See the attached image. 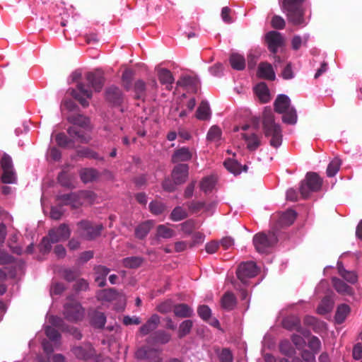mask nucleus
I'll return each instance as SVG.
<instances>
[{
	"label": "nucleus",
	"instance_id": "obj_44",
	"mask_svg": "<svg viewBox=\"0 0 362 362\" xmlns=\"http://www.w3.org/2000/svg\"><path fill=\"white\" fill-rule=\"evenodd\" d=\"M55 140L58 146L66 148L69 146H74V139H69L64 133L61 132L56 135Z\"/></svg>",
	"mask_w": 362,
	"mask_h": 362
},
{
	"label": "nucleus",
	"instance_id": "obj_34",
	"mask_svg": "<svg viewBox=\"0 0 362 362\" xmlns=\"http://www.w3.org/2000/svg\"><path fill=\"white\" fill-rule=\"evenodd\" d=\"M351 311L350 307L346 304H341L338 306L334 319L337 324H341L344 322L346 317Z\"/></svg>",
	"mask_w": 362,
	"mask_h": 362
},
{
	"label": "nucleus",
	"instance_id": "obj_47",
	"mask_svg": "<svg viewBox=\"0 0 362 362\" xmlns=\"http://www.w3.org/2000/svg\"><path fill=\"white\" fill-rule=\"evenodd\" d=\"M282 120L288 124H295L297 122V113L294 108H289L283 113Z\"/></svg>",
	"mask_w": 362,
	"mask_h": 362
},
{
	"label": "nucleus",
	"instance_id": "obj_46",
	"mask_svg": "<svg viewBox=\"0 0 362 362\" xmlns=\"http://www.w3.org/2000/svg\"><path fill=\"white\" fill-rule=\"evenodd\" d=\"M180 230L185 235H191L197 228L196 221L193 219H188L179 225Z\"/></svg>",
	"mask_w": 362,
	"mask_h": 362
},
{
	"label": "nucleus",
	"instance_id": "obj_31",
	"mask_svg": "<svg viewBox=\"0 0 362 362\" xmlns=\"http://www.w3.org/2000/svg\"><path fill=\"white\" fill-rule=\"evenodd\" d=\"M338 272L339 275L347 282L354 284L358 281V275L354 271H348L345 269L341 264H337Z\"/></svg>",
	"mask_w": 362,
	"mask_h": 362
},
{
	"label": "nucleus",
	"instance_id": "obj_25",
	"mask_svg": "<svg viewBox=\"0 0 362 362\" xmlns=\"http://www.w3.org/2000/svg\"><path fill=\"white\" fill-rule=\"evenodd\" d=\"M332 283L334 288L339 293L347 296H352L354 294L353 288L340 279L333 277L332 279Z\"/></svg>",
	"mask_w": 362,
	"mask_h": 362
},
{
	"label": "nucleus",
	"instance_id": "obj_64",
	"mask_svg": "<svg viewBox=\"0 0 362 362\" xmlns=\"http://www.w3.org/2000/svg\"><path fill=\"white\" fill-rule=\"evenodd\" d=\"M218 358L220 362H233V356L229 349L224 348L218 356Z\"/></svg>",
	"mask_w": 362,
	"mask_h": 362
},
{
	"label": "nucleus",
	"instance_id": "obj_36",
	"mask_svg": "<svg viewBox=\"0 0 362 362\" xmlns=\"http://www.w3.org/2000/svg\"><path fill=\"white\" fill-rule=\"evenodd\" d=\"M210 116V107L206 101H202L196 112V117L200 120H206Z\"/></svg>",
	"mask_w": 362,
	"mask_h": 362
},
{
	"label": "nucleus",
	"instance_id": "obj_8",
	"mask_svg": "<svg viewBox=\"0 0 362 362\" xmlns=\"http://www.w3.org/2000/svg\"><path fill=\"white\" fill-rule=\"evenodd\" d=\"M71 351L74 356L82 361H88L93 358L95 355V349L89 342H85L80 345L73 346Z\"/></svg>",
	"mask_w": 362,
	"mask_h": 362
},
{
	"label": "nucleus",
	"instance_id": "obj_9",
	"mask_svg": "<svg viewBox=\"0 0 362 362\" xmlns=\"http://www.w3.org/2000/svg\"><path fill=\"white\" fill-rule=\"evenodd\" d=\"M105 98L112 106H121L124 101V95L122 90L116 86H111L105 89Z\"/></svg>",
	"mask_w": 362,
	"mask_h": 362
},
{
	"label": "nucleus",
	"instance_id": "obj_5",
	"mask_svg": "<svg viewBox=\"0 0 362 362\" xmlns=\"http://www.w3.org/2000/svg\"><path fill=\"white\" fill-rule=\"evenodd\" d=\"M322 180L317 173L310 172L306 174L305 179L301 182L300 192L303 198H307L311 192H317L321 189Z\"/></svg>",
	"mask_w": 362,
	"mask_h": 362
},
{
	"label": "nucleus",
	"instance_id": "obj_49",
	"mask_svg": "<svg viewBox=\"0 0 362 362\" xmlns=\"http://www.w3.org/2000/svg\"><path fill=\"white\" fill-rule=\"evenodd\" d=\"M193 326V322L191 320H186L183 321L179 326L178 337L179 338H183L189 332Z\"/></svg>",
	"mask_w": 362,
	"mask_h": 362
},
{
	"label": "nucleus",
	"instance_id": "obj_11",
	"mask_svg": "<svg viewBox=\"0 0 362 362\" xmlns=\"http://www.w3.org/2000/svg\"><path fill=\"white\" fill-rule=\"evenodd\" d=\"M56 202L60 207L70 206L73 209L79 208L82 204L79 196L75 192L57 194Z\"/></svg>",
	"mask_w": 362,
	"mask_h": 362
},
{
	"label": "nucleus",
	"instance_id": "obj_56",
	"mask_svg": "<svg viewBox=\"0 0 362 362\" xmlns=\"http://www.w3.org/2000/svg\"><path fill=\"white\" fill-rule=\"evenodd\" d=\"M1 181L3 183L6 184H11L15 182L16 174L13 169L3 170Z\"/></svg>",
	"mask_w": 362,
	"mask_h": 362
},
{
	"label": "nucleus",
	"instance_id": "obj_3",
	"mask_svg": "<svg viewBox=\"0 0 362 362\" xmlns=\"http://www.w3.org/2000/svg\"><path fill=\"white\" fill-rule=\"evenodd\" d=\"M76 226V233L88 240H92L98 237L103 228L101 224H93L88 220H82L78 222Z\"/></svg>",
	"mask_w": 362,
	"mask_h": 362
},
{
	"label": "nucleus",
	"instance_id": "obj_53",
	"mask_svg": "<svg viewBox=\"0 0 362 362\" xmlns=\"http://www.w3.org/2000/svg\"><path fill=\"white\" fill-rule=\"evenodd\" d=\"M215 185V180L212 177H206L200 182V188L205 193L211 192Z\"/></svg>",
	"mask_w": 362,
	"mask_h": 362
},
{
	"label": "nucleus",
	"instance_id": "obj_37",
	"mask_svg": "<svg viewBox=\"0 0 362 362\" xmlns=\"http://www.w3.org/2000/svg\"><path fill=\"white\" fill-rule=\"evenodd\" d=\"M333 308V301L330 296H325L317 307V313L325 315L329 313Z\"/></svg>",
	"mask_w": 362,
	"mask_h": 362
},
{
	"label": "nucleus",
	"instance_id": "obj_43",
	"mask_svg": "<svg viewBox=\"0 0 362 362\" xmlns=\"http://www.w3.org/2000/svg\"><path fill=\"white\" fill-rule=\"evenodd\" d=\"M106 322V317L105 314L100 311H95L91 316V323L98 328L104 327Z\"/></svg>",
	"mask_w": 362,
	"mask_h": 362
},
{
	"label": "nucleus",
	"instance_id": "obj_41",
	"mask_svg": "<svg viewBox=\"0 0 362 362\" xmlns=\"http://www.w3.org/2000/svg\"><path fill=\"white\" fill-rule=\"evenodd\" d=\"M175 235V231L166 225H158L156 228V236L164 239H169Z\"/></svg>",
	"mask_w": 362,
	"mask_h": 362
},
{
	"label": "nucleus",
	"instance_id": "obj_62",
	"mask_svg": "<svg viewBox=\"0 0 362 362\" xmlns=\"http://www.w3.org/2000/svg\"><path fill=\"white\" fill-rule=\"evenodd\" d=\"M308 346L314 354L318 353L321 349L320 340L318 337L312 336L308 341Z\"/></svg>",
	"mask_w": 362,
	"mask_h": 362
},
{
	"label": "nucleus",
	"instance_id": "obj_1",
	"mask_svg": "<svg viewBox=\"0 0 362 362\" xmlns=\"http://www.w3.org/2000/svg\"><path fill=\"white\" fill-rule=\"evenodd\" d=\"M262 126L266 137H271L269 144L274 148H278L282 142L281 129L275 122L274 115L270 108L266 107L262 115Z\"/></svg>",
	"mask_w": 362,
	"mask_h": 362
},
{
	"label": "nucleus",
	"instance_id": "obj_40",
	"mask_svg": "<svg viewBox=\"0 0 362 362\" xmlns=\"http://www.w3.org/2000/svg\"><path fill=\"white\" fill-rule=\"evenodd\" d=\"M223 164L226 168L235 175H239L242 172L241 164L235 160L228 158L224 161Z\"/></svg>",
	"mask_w": 362,
	"mask_h": 362
},
{
	"label": "nucleus",
	"instance_id": "obj_10",
	"mask_svg": "<svg viewBox=\"0 0 362 362\" xmlns=\"http://www.w3.org/2000/svg\"><path fill=\"white\" fill-rule=\"evenodd\" d=\"M71 95L77 100L83 107H86L89 105L87 98H91L92 91L88 86L82 83H78L77 84V90L71 89Z\"/></svg>",
	"mask_w": 362,
	"mask_h": 362
},
{
	"label": "nucleus",
	"instance_id": "obj_27",
	"mask_svg": "<svg viewBox=\"0 0 362 362\" xmlns=\"http://www.w3.org/2000/svg\"><path fill=\"white\" fill-rule=\"evenodd\" d=\"M221 303L222 308L230 311L233 310L236 306L237 299L233 293L228 291L222 296Z\"/></svg>",
	"mask_w": 362,
	"mask_h": 362
},
{
	"label": "nucleus",
	"instance_id": "obj_20",
	"mask_svg": "<svg viewBox=\"0 0 362 362\" xmlns=\"http://www.w3.org/2000/svg\"><path fill=\"white\" fill-rule=\"evenodd\" d=\"M67 133L74 139V143L78 141L82 144H87L90 140V136L87 135L83 130L77 127L71 126L68 128Z\"/></svg>",
	"mask_w": 362,
	"mask_h": 362
},
{
	"label": "nucleus",
	"instance_id": "obj_60",
	"mask_svg": "<svg viewBox=\"0 0 362 362\" xmlns=\"http://www.w3.org/2000/svg\"><path fill=\"white\" fill-rule=\"evenodd\" d=\"M49 322L52 325V327H56L60 329L62 332L67 325H66L62 318L51 315L49 317Z\"/></svg>",
	"mask_w": 362,
	"mask_h": 362
},
{
	"label": "nucleus",
	"instance_id": "obj_61",
	"mask_svg": "<svg viewBox=\"0 0 362 362\" xmlns=\"http://www.w3.org/2000/svg\"><path fill=\"white\" fill-rule=\"evenodd\" d=\"M178 185L173 179L166 177L162 182L163 189L168 192H173L176 190V186Z\"/></svg>",
	"mask_w": 362,
	"mask_h": 362
},
{
	"label": "nucleus",
	"instance_id": "obj_59",
	"mask_svg": "<svg viewBox=\"0 0 362 362\" xmlns=\"http://www.w3.org/2000/svg\"><path fill=\"white\" fill-rule=\"evenodd\" d=\"M199 316L204 321H208L211 315V310L208 305H202L197 309Z\"/></svg>",
	"mask_w": 362,
	"mask_h": 362
},
{
	"label": "nucleus",
	"instance_id": "obj_30",
	"mask_svg": "<svg viewBox=\"0 0 362 362\" xmlns=\"http://www.w3.org/2000/svg\"><path fill=\"white\" fill-rule=\"evenodd\" d=\"M229 62L231 67L235 70L242 71L245 68V57L238 53L231 54L229 57Z\"/></svg>",
	"mask_w": 362,
	"mask_h": 362
},
{
	"label": "nucleus",
	"instance_id": "obj_63",
	"mask_svg": "<svg viewBox=\"0 0 362 362\" xmlns=\"http://www.w3.org/2000/svg\"><path fill=\"white\" fill-rule=\"evenodd\" d=\"M177 85L181 86H195L197 85V79L190 76H185L177 81Z\"/></svg>",
	"mask_w": 362,
	"mask_h": 362
},
{
	"label": "nucleus",
	"instance_id": "obj_54",
	"mask_svg": "<svg viewBox=\"0 0 362 362\" xmlns=\"http://www.w3.org/2000/svg\"><path fill=\"white\" fill-rule=\"evenodd\" d=\"M149 209L152 214L160 215L165 211L166 206L160 202H151L149 204Z\"/></svg>",
	"mask_w": 362,
	"mask_h": 362
},
{
	"label": "nucleus",
	"instance_id": "obj_14",
	"mask_svg": "<svg viewBox=\"0 0 362 362\" xmlns=\"http://www.w3.org/2000/svg\"><path fill=\"white\" fill-rule=\"evenodd\" d=\"M49 236L52 243H58L67 240L71 235V230L66 223H62L58 228L49 230Z\"/></svg>",
	"mask_w": 362,
	"mask_h": 362
},
{
	"label": "nucleus",
	"instance_id": "obj_58",
	"mask_svg": "<svg viewBox=\"0 0 362 362\" xmlns=\"http://www.w3.org/2000/svg\"><path fill=\"white\" fill-rule=\"evenodd\" d=\"M156 309L159 313L162 314H166L171 312L172 310L173 311L174 305L173 304L172 300H168L160 303L157 306Z\"/></svg>",
	"mask_w": 362,
	"mask_h": 362
},
{
	"label": "nucleus",
	"instance_id": "obj_24",
	"mask_svg": "<svg viewBox=\"0 0 362 362\" xmlns=\"http://www.w3.org/2000/svg\"><path fill=\"white\" fill-rule=\"evenodd\" d=\"M174 315L180 318L191 317L193 314V309L185 303H178L174 305Z\"/></svg>",
	"mask_w": 362,
	"mask_h": 362
},
{
	"label": "nucleus",
	"instance_id": "obj_6",
	"mask_svg": "<svg viewBox=\"0 0 362 362\" xmlns=\"http://www.w3.org/2000/svg\"><path fill=\"white\" fill-rule=\"evenodd\" d=\"M64 317L70 322L81 320L84 315V311L81 305L76 301L71 300L64 306Z\"/></svg>",
	"mask_w": 362,
	"mask_h": 362
},
{
	"label": "nucleus",
	"instance_id": "obj_13",
	"mask_svg": "<svg viewBox=\"0 0 362 362\" xmlns=\"http://www.w3.org/2000/svg\"><path fill=\"white\" fill-rule=\"evenodd\" d=\"M265 41L268 49L273 54H276L278 48L283 46L284 43L282 35L277 31L268 32L265 35Z\"/></svg>",
	"mask_w": 362,
	"mask_h": 362
},
{
	"label": "nucleus",
	"instance_id": "obj_32",
	"mask_svg": "<svg viewBox=\"0 0 362 362\" xmlns=\"http://www.w3.org/2000/svg\"><path fill=\"white\" fill-rule=\"evenodd\" d=\"M255 93L262 103H267L270 100L268 87L264 83H259L255 88Z\"/></svg>",
	"mask_w": 362,
	"mask_h": 362
},
{
	"label": "nucleus",
	"instance_id": "obj_35",
	"mask_svg": "<svg viewBox=\"0 0 362 362\" xmlns=\"http://www.w3.org/2000/svg\"><path fill=\"white\" fill-rule=\"evenodd\" d=\"M134 92L135 99L144 100L146 95V83L141 79L135 81L134 85Z\"/></svg>",
	"mask_w": 362,
	"mask_h": 362
},
{
	"label": "nucleus",
	"instance_id": "obj_51",
	"mask_svg": "<svg viewBox=\"0 0 362 362\" xmlns=\"http://www.w3.org/2000/svg\"><path fill=\"white\" fill-rule=\"evenodd\" d=\"M118 293L115 288L103 290L100 293V298L106 301H112L117 298Z\"/></svg>",
	"mask_w": 362,
	"mask_h": 362
},
{
	"label": "nucleus",
	"instance_id": "obj_45",
	"mask_svg": "<svg viewBox=\"0 0 362 362\" xmlns=\"http://www.w3.org/2000/svg\"><path fill=\"white\" fill-rule=\"evenodd\" d=\"M341 164V160L336 157L328 165L327 175L328 177H334L339 171Z\"/></svg>",
	"mask_w": 362,
	"mask_h": 362
},
{
	"label": "nucleus",
	"instance_id": "obj_57",
	"mask_svg": "<svg viewBox=\"0 0 362 362\" xmlns=\"http://www.w3.org/2000/svg\"><path fill=\"white\" fill-rule=\"evenodd\" d=\"M46 336L52 341H57L61 339V334L53 327L47 325L45 327Z\"/></svg>",
	"mask_w": 362,
	"mask_h": 362
},
{
	"label": "nucleus",
	"instance_id": "obj_7",
	"mask_svg": "<svg viewBox=\"0 0 362 362\" xmlns=\"http://www.w3.org/2000/svg\"><path fill=\"white\" fill-rule=\"evenodd\" d=\"M257 273L256 264L253 262L241 263L236 271L237 277L243 284H246L248 279L255 277Z\"/></svg>",
	"mask_w": 362,
	"mask_h": 362
},
{
	"label": "nucleus",
	"instance_id": "obj_42",
	"mask_svg": "<svg viewBox=\"0 0 362 362\" xmlns=\"http://www.w3.org/2000/svg\"><path fill=\"white\" fill-rule=\"evenodd\" d=\"M143 262V258L140 257H129L123 259V266L129 269H136L139 267Z\"/></svg>",
	"mask_w": 362,
	"mask_h": 362
},
{
	"label": "nucleus",
	"instance_id": "obj_38",
	"mask_svg": "<svg viewBox=\"0 0 362 362\" xmlns=\"http://www.w3.org/2000/svg\"><path fill=\"white\" fill-rule=\"evenodd\" d=\"M134 76V72L129 69H125L122 75V85L124 88L129 91L132 88V82Z\"/></svg>",
	"mask_w": 362,
	"mask_h": 362
},
{
	"label": "nucleus",
	"instance_id": "obj_23",
	"mask_svg": "<svg viewBox=\"0 0 362 362\" xmlns=\"http://www.w3.org/2000/svg\"><path fill=\"white\" fill-rule=\"evenodd\" d=\"M159 323L160 317L156 314H153L147 322L140 327L139 331L143 335H146L151 331L156 329Z\"/></svg>",
	"mask_w": 362,
	"mask_h": 362
},
{
	"label": "nucleus",
	"instance_id": "obj_55",
	"mask_svg": "<svg viewBox=\"0 0 362 362\" xmlns=\"http://www.w3.org/2000/svg\"><path fill=\"white\" fill-rule=\"evenodd\" d=\"M221 130L218 126H212L208 133L207 139L211 141H217L221 139Z\"/></svg>",
	"mask_w": 362,
	"mask_h": 362
},
{
	"label": "nucleus",
	"instance_id": "obj_2",
	"mask_svg": "<svg viewBox=\"0 0 362 362\" xmlns=\"http://www.w3.org/2000/svg\"><path fill=\"white\" fill-rule=\"evenodd\" d=\"M305 0H283L281 8L286 13L288 21L294 25H302L305 22L302 4Z\"/></svg>",
	"mask_w": 362,
	"mask_h": 362
},
{
	"label": "nucleus",
	"instance_id": "obj_12",
	"mask_svg": "<svg viewBox=\"0 0 362 362\" xmlns=\"http://www.w3.org/2000/svg\"><path fill=\"white\" fill-rule=\"evenodd\" d=\"M196 155V151L193 148L183 146L175 149L171 156L173 163L179 164L190 160L193 156Z\"/></svg>",
	"mask_w": 362,
	"mask_h": 362
},
{
	"label": "nucleus",
	"instance_id": "obj_21",
	"mask_svg": "<svg viewBox=\"0 0 362 362\" xmlns=\"http://www.w3.org/2000/svg\"><path fill=\"white\" fill-rule=\"evenodd\" d=\"M257 75L260 78L269 81H274L276 78L273 67L268 62H261L259 64Z\"/></svg>",
	"mask_w": 362,
	"mask_h": 362
},
{
	"label": "nucleus",
	"instance_id": "obj_39",
	"mask_svg": "<svg viewBox=\"0 0 362 362\" xmlns=\"http://www.w3.org/2000/svg\"><path fill=\"white\" fill-rule=\"evenodd\" d=\"M77 154L78 156L82 158H88L91 159H95L100 161L104 160V157L100 156L97 152L89 148H83L79 151H78Z\"/></svg>",
	"mask_w": 362,
	"mask_h": 362
},
{
	"label": "nucleus",
	"instance_id": "obj_28",
	"mask_svg": "<svg viewBox=\"0 0 362 362\" xmlns=\"http://www.w3.org/2000/svg\"><path fill=\"white\" fill-rule=\"evenodd\" d=\"M99 175V172L92 168H83L80 171V177L83 183L93 182L98 178Z\"/></svg>",
	"mask_w": 362,
	"mask_h": 362
},
{
	"label": "nucleus",
	"instance_id": "obj_29",
	"mask_svg": "<svg viewBox=\"0 0 362 362\" xmlns=\"http://www.w3.org/2000/svg\"><path fill=\"white\" fill-rule=\"evenodd\" d=\"M158 79L160 83L166 86V88L170 90L174 83V77L172 73L166 69H161L158 71Z\"/></svg>",
	"mask_w": 362,
	"mask_h": 362
},
{
	"label": "nucleus",
	"instance_id": "obj_22",
	"mask_svg": "<svg viewBox=\"0 0 362 362\" xmlns=\"http://www.w3.org/2000/svg\"><path fill=\"white\" fill-rule=\"evenodd\" d=\"M290 104L291 100L287 95L284 94L279 95L274 103V110L278 113L282 114L289 109Z\"/></svg>",
	"mask_w": 362,
	"mask_h": 362
},
{
	"label": "nucleus",
	"instance_id": "obj_33",
	"mask_svg": "<svg viewBox=\"0 0 362 362\" xmlns=\"http://www.w3.org/2000/svg\"><path fill=\"white\" fill-rule=\"evenodd\" d=\"M242 137L246 141L247 147L250 151H255L260 146V139L256 134L252 133L248 135L244 133L242 134Z\"/></svg>",
	"mask_w": 362,
	"mask_h": 362
},
{
	"label": "nucleus",
	"instance_id": "obj_19",
	"mask_svg": "<svg viewBox=\"0 0 362 362\" xmlns=\"http://www.w3.org/2000/svg\"><path fill=\"white\" fill-rule=\"evenodd\" d=\"M282 326L284 328L293 331L296 330L298 332H300L304 335H305V332L303 330V328L300 325V320L298 317L295 315L288 316L282 320Z\"/></svg>",
	"mask_w": 362,
	"mask_h": 362
},
{
	"label": "nucleus",
	"instance_id": "obj_4",
	"mask_svg": "<svg viewBox=\"0 0 362 362\" xmlns=\"http://www.w3.org/2000/svg\"><path fill=\"white\" fill-rule=\"evenodd\" d=\"M277 233L272 229L267 235L264 233L256 234L253 237V244L256 250L259 253H264L267 250L278 242Z\"/></svg>",
	"mask_w": 362,
	"mask_h": 362
},
{
	"label": "nucleus",
	"instance_id": "obj_15",
	"mask_svg": "<svg viewBox=\"0 0 362 362\" xmlns=\"http://www.w3.org/2000/svg\"><path fill=\"white\" fill-rule=\"evenodd\" d=\"M296 216L297 214L293 210L290 209L286 211L279 215L272 229L278 233V231L281 228L288 227L292 225L296 218Z\"/></svg>",
	"mask_w": 362,
	"mask_h": 362
},
{
	"label": "nucleus",
	"instance_id": "obj_17",
	"mask_svg": "<svg viewBox=\"0 0 362 362\" xmlns=\"http://www.w3.org/2000/svg\"><path fill=\"white\" fill-rule=\"evenodd\" d=\"M86 78L90 86L96 92H100L105 83V78L100 72H88Z\"/></svg>",
	"mask_w": 362,
	"mask_h": 362
},
{
	"label": "nucleus",
	"instance_id": "obj_16",
	"mask_svg": "<svg viewBox=\"0 0 362 362\" xmlns=\"http://www.w3.org/2000/svg\"><path fill=\"white\" fill-rule=\"evenodd\" d=\"M189 165L186 163H179L174 166L171 172V177L178 185L184 184L189 175Z\"/></svg>",
	"mask_w": 362,
	"mask_h": 362
},
{
	"label": "nucleus",
	"instance_id": "obj_48",
	"mask_svg": "<svg viewBox=\"0 0 362 362\" xmlns=\"http://www.w3.org/2000/svg\"><path fill=\"white\" fill-rule=\"evenodd\" d=\"M187 212L181 206H176L170 214V219L173 221H180L187 218Z\"/></svg>",
	"mask_w": 362,
	"mask_h": 362
},
{
	"label": "nucleus",
	"instance_id": "obj_26",
	"mask_svg": "<svg viewBox=\"0 0 362 362\" xmlns=\"http://www.w3.org/2000/svg\"><path fill=\"white\" fill-rule=\"evenodd\" d=\"M67 120L69 123L77 127H79L83 129H88L89 127V118L81 114L71 115L67 117Z\"/></svg>",
	"mask_w": 362,
	"mask_h": 362
},
{
	"label": "nucleus",
	"instance_id": "obj_18",
	"mask_svg": "<svg viewBox=\"0 0 362 362\" xmlns=\"http://www.w3.org/2000/svg\"><path fill=\"white\" fill-rule=\"evenodd\" d=\"M154 221L152 220H147L140 223L134 229L135 238L139 240H144L146 238L151 230L154 226Z\"/></svg>",
	"mask_w": 362,
	"mask_h": 362
},
{
	"label": "nucleus",
	"instance_id": "obj_50",
	"mask_svg": "<svg viewBox=\"0 0 362 362\" xmlns=\"http://www.w3.org/2000/svg\"><path fill=\"white\" fill-rule=\"evenodd\" d=\"M279 350L282 354L286 356H292L296 353L295 349L288 340L281 341L279 344Z\"/></svg>",
	"mask_w": 362,
	"mask_h": 362
},
{
	"label": "nucleus",
	"instance_id": "obj_52",
	"mask_svg": "<svg viewBox=\"0 0 362 362\" xmlns=\"http://www.w3.org/2000/svg\"><path fill=\"white\" fill-rule=\"evenodd\" d=\"M151 355H156V351L147 347H141L136 352V356L139 359L151 358Z\"/></svg>",
	"mask_w": 362,
	"mask_h": 362
}]
</instances>
